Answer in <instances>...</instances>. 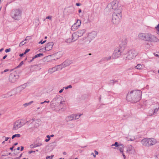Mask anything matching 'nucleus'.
<instances>
[{"instance_id": "30", "label": "nucleus", "mask_w": 159, "mask_h": 159, "mask_svg": "<svg viewBox=\"0 0 159 159\" xmlns=\"http://www.w3.org/2000/svg\"><path fill=\"white\" fill-rule=\"evenodd\" d=\"M21 136L20 135V134H17L13 135L12 136V139H13L15 137L19 138Z\"/></svg>"}, {"instance_id": "7", "label": "nucleus", "mask_w": 159, "mask_h": 159, "mask_svg": "<svg viewBox=\"0 0 159 159\" xmlns=\"http://www.w3.org/2000/svg\"><path fill=\"white\" fill-rule=\"evenodd\" d=\"M123 48H121L118 47L116 48L112 55V58L116 59L119 57L120 56L121 53L123 51Z\"/></svg>"}, {"instance_id": "15", "label": "nucleus", "mask_w": 159, "mask_h": 159, "mask_svg": "<svg viewBox=\"0 0 159 159\" xmlns=\"http://www.w3.org/2000/svg\"><path fill=\"white\" fill-rule=\"evenodd\" d=\"M72 62L73 61L72 60H66L62 63V65L63 66V67H65L69 66L70 64L72 63Z\"/></svg>"}, {"instance_id": "33", "label": "nucleus", "mask_w": 159, "mask_h": 159, "mask_svg": "<svg viewBox=\"0 0 159 159\" xmlns=\"http://www.w3.org/2000/svg\"><path fill=\"white\" fill-rule=\"evenodd\" d=\"M118 81L116 80H111L110 81V84H114V83L117 82Z\"/></svg>"}, {"instance_id": "24", "label": "nucleus", "mask_w": 159, "mask_h": 159, "mask_svg": "<svg viewBox=\"0 0 159 159\" xmlns=\"http://www.w3.org/2000/svg\"><path fill=\"white\" fill-rule=\"evenodd\" d=\"M111 57H112V56H109L108 57H103L102 58V60L103 61H108L109 60H110L111 59Z\"/></svg>"}, {"instance_id": "13", "label": "nucleus", "mask_w": 159, "mask_h": 159, "mask_svg": "<svg viewBox=\"0 0 159 159\" xmlns=\"http://www.w3.org/2000/svg\"><path fill=\"white\" fill-rule=\"evenodd\" d=\"M97 32L93 31L88 34V37L91 41L97 36Z\"/></svg>"}, {"instance_id": "44", "label": "nucleus", "mask_w": 159, "mask_h": 159, "mask_svg": "<svg viewBox=\"0 0 159 159\" xmlns=\"http://www.w3.org/2000/svg\"><path fill=\"white\" fill-rule=\"evenodd\" d=\"M52 16H47L46 18V19H48L51 20H52Z\"/></svg>"}, {"instance_id": "40", "label": "nucleus", "mask_w": 159, "mask_h": 159, "mask_svg": "<svg viewBox=\"0 0 159 159\" xmlns=\"http://www.w3.org/2000/svg\"><path fill=\"white\" fill-rule=\"evenodd\" d=\"M65 101H62V100H61V99H60V102H59V103L60 104H64L65 103Z\"/></svg>"}, {"instance_id": "12", "label": "nucleus", "mask_w": 159, "mask_h": 159, "mask_svg": "<svg viewBox=\"0 0 159 159\" xmlns=\"http://www.w3.org/2000/svg\"><path fill=\"white\" fill-rule=\"evenodd\" d=\"M18 78V76L16 75L15 73H11L10 75L9 79V81L12 83H14Z\"/></svg>"}, {"instance_id": "22", "label": "nucleus", "mask_w": 159, "mask_h": 159, "mask_svg": "<svg viewBox=\"0 0 159 159\" xmlns=\"http://www.w3.org/2000/svg\"><path fill=\"white\" fill-rule=\"evenodd\" d=\"M57 71L56 67H55L49 68L48 70V73L52 74L54 72Z\"/></svg>"}, {"instance_id": "53", "label": "nucleus", "mask_w": 159, "mask_h": 159, "mask_svg": "<svg viewBox=\"0 0 159 159\" xmlns=\"http://www.w3.org/2000/svg\"><path fill=\"white\" fill-rule=\"evenodd\" d=\"M76 5L77 6H80L81 5V4L79 3H76Z\"/></svg>"}, {"instance_id": "48", "label": "nucleus", "mask_w": 159, "mask_h": 159, "mask_svg": "<svg viewBox=\"0 0 159 159\" xmlns=\"http://www.w3.org/2000/svg\"><path fill=\"white\" fill-rule=\"evenodd\" d=\"M21 87H22V88H23V89H24L26 87V85H22L21 86Z\"/></svg>"}, {"instance_id": "61", "label": "nucleus", "mask_w": 159, "mask_h": 159, "mask_svg": "<svg viewBox=\"0 0 159 159\" xmlns=\"http://www.w3.org/2000/svg\"><path fill=\"white\" fill-rule=\"evenodd\" d=\"M24 53H21V54H20L19 56L20 57H22L24 55Z\"/></svg>"}, {"instance_id": "35", "label": "nucleus", "mask_w": 159, "mask_h": 159, "mask_svg": "<svg viewBox=\"0 0 159 159\" xmlns=\"http://www.w3.org/2000/svg\"><path fill=\"white\" fill-rule=\"evenodd\" d=\"M23 89V88H22L21 86L17 88L16 89L17 91H19L20 92Z\"/></svg>"}, {"instance_id": "60", "label": "nucleus", "mask_w": 159, "mask_h": 159, "mask_svg": "<svg viewBox=\"0 0 159 159\" xmlns=\"http://www.w3.org/2000/svg\"><path fill=\"white\" fill-rule=\"evenodd\" d=\"M9 138H8V137H6L5 138V141H7L8 140V139H9Z\"/></svg>"}, {"instance_id": "25", "label": "nucleus", "mask_w": 159, "mask_h": 159, "mask_svg": "<svg viewBox=\"0 0 159 159\" xmlns=\"http://www.w3.org/2000/svg\"><path fill=\"white\" fill-rule=\"evenodd\" d=\"M63 66L62 65V64L60 65H57V66H55L57 70H61L62 68H64Z\"/></svg>"}, {"instance_id": "14", "label": "nucleus", "mask_w": 159, "mask_h": 159, "mask_svg": "<svg viewBox=\"0 0 159 159\" xmlns=\"http://www.w3.org/2000/svg\"><path fill=\"white\" fill-rule=\"evenodd\" d=\"M135 152V149L134 147L131 145L128 146L127 148L126 152L129 153H134Z\"/></svg>"}, {"instance_id": "6", "label": "nucleus", "mask_w": 159, "mask_h": 159, "mask_svg": "<svg viewBox=\"0 0 159 159\" xmlns=\"http://www.w3.org/2000/svg\"><path fill=\"white\" fill-rule=\"evenodd\" d=\"M21 11L19 9H15L12 11L11 16L14 20H19L21 18Z\"/></svg>"}, {"instance_id": "54", "label": "nucleus", "mask_w": 159, "mask_h": 159, "mask_svg": "<svg viewBox=\"0 0 159 159\" xmlns=\"http://www.w3.org/2000/svg\"><path fill=\"white\" fill-rule=\"evenodd\" d=\"M135 139V138H133V139H132L131 138L129 139L128 140L129 141H132L134 140Z\"/></svg>"}, {"instance_id": "58", "label": "nucleus", "mask_w": 159, "mask_h": 159, "mask_svg": "<svg viewBox=\"0 0 159 159\" xmlns=\"http://www.w3.org/2000/svg\"><path fill=\"white\" fill-rule=\"evenodd\" d=\"M34 59H33V57L32 59L31 60H30L29 61H28V62L29 63L32 62V61H33Z\"/></svg>"}, {"instance_id": "9", "label": "nucleus", "mask_w": 159, "mask_h": 159, "mask_svg": "<svg viewBox=\"0 0 159 159\" xmlns=\"http://www.w3.org/2000/svg\"><path fill=\"white\" fill-rule=\"evenodd\" d=\"M61 99V97L60 95H56L51 102V105L53 106H56L59 103Z\"/></svg>"}, {"instance_id": "27", "label": "nucleus", "mask_w": 159, "mask_h": 159, "mask_svg": "<svg viewBox=\"0 0 159 159\" xmlns=\"http://www.w3.org/2000/svg\"><path fill=\"white\" fill-rule=\"evenodd\" d=\"M135 68L136 69L140 70L142 69L143 67L141 64H138L136 66H135Z\"/></svg>"}, {"instance_id": "11", "label": "nucleus", "mask_w": 159, "mask_h": 159, "mask_svg": "<svg viewBox=\"0 0 159 159\" xmlns=\"http://www.w3.org/2000/svg\"><path fill=\"white\" fill-rule=\"evenodd\" d=\"M81 23V21L80 20H77L76 22L75 23L71 26V30L73 31H75L80 26Z\"/></svg>"}, {"instance_id": "32", "label": "nucleus", "mask_w": 159, "mask_h": 159, "mask_svg": "<svg viewBox=\"0 0 159 159\" xmlns=\"http://www.w3.org/2000/svg\"><path fill=\"white\" fill-rule=\"evenodd\" d=\"M72 40H73L72 39L69 38L66 40V42L68 43H71L74 42V41H72Z\"/></svg>"}, {"instance_id": "41", "label": "nucleus", "mask_w": 159, "mask_h": 159, "mask_svg": "<svg viewBox=\"0 0 159 159\" xmlns=\"http://www.w3.org/2000/svg\"><path fill=\"white\" fill-rule=\"evenodd\" d=\"M11 50V49L10 48H8V49H6L5 50V52H10Z\"/></svg>"}, {"instance_id": "1", "label": "nucleus", "mask_w": 159, "mask_h": 159, "mask_svg": "<svg viewBox=\"0 0 159 159\" xmlns=\"http://www.w3.org/2000/svg\"><path fill=\"white\" fill-rule=\"evenodd\" d=\"M107 9H109L110 11L114 10L112 18V23L115 25L119 24L121 19V12L122 8L121 7L118 5V2L115 0L109 4L106 7Z\"/></svg>"}, {"instance_id": "10", "label": "nucleus", "mask_w": 159, "mask_h": 159, "mask_svg": "<svg viewBox=\"0 0 159 159\" xmlns=\"http://www.w3.org/2000/svg\"><path fill=\"white\" fill-rule=\"evenodd\" d=\"M53 45V43L52 42H50L47 43L44 48V49L43 48L40 49L39 51L40 52H44L45 51H49L52 48V46Z\"/></svg>"}, {"instance_id": "55", "label": "nucleus", "mask_w": 159, "mask_h": 159, "mask_svg": "<svg viewBox=\"0 0 159 159\" xmlns=\"http://www.w3.org/2000/svg\"><path fill=\"white\" fill-rule=\"evenodd\" d=\"M50 139H49V138H48V139H45V141H46V142H48Z\"/></svg>"}, {"instance_id": "38", "label": "nucleus", "mask_w": 159, "mask_h": 159, "mask_svg": "<svg viewBox=\"0 0 159 159\" xmlns=\"http://www.w3.org/2000/svg\"><path fill=\"white\" fill-rule=\"evenodd\" d=\"M53 157V155H51V156H48L46 157V159H52Z\"/></svg>"}, {"instance_id": "42", "label": "nucleus", "mask_w": 159, "mask_h": 159, "mask_svg": "<svg viewBox=\"0 0 159 159\" xmlns=\"http://www.w3.org/2000/svg\"><path fill=\"white\" fill-rule=\"evenodd\" d=\"M30 51V49H26V50L25 51V52H24V54H25L26 53Z\"/></svg>"}, {"instance_id": "21", "label": "nucleus", "mask_w": 159, "mask_h": 159, "mask_svg": "<svg viewBox=\"0 0 159 159\" xmlns=\"http://www.w3.org/2000/svg\"><path fill=\"white\" fill-rule=\"evenodd\" d=\"M124 148V146L123 144H120L119 146L117 147V149L120 151L121 153L123 152Z\"/></svg>"}, {"instance_id": "18", "label": "nucleus", "mask_w": 159, "mask_h": 159, "mask_svg": "<svg viewBox=\"0 0 159 159\" xmlns=\"http://www.w3.org/2000/svg\"><path fill=\"white\" fill-rule=\"evenodd\" d=\"M85 30L84 29H82L81 30H79L78 31L76 32L77 34L79 35V37H80L82 36L83 34L85 32Z\"/></svg>"}, {"instance_id": "64", "label": "nucleus", "mask_w": 159, "mask_h": 159, "mask_svg": "<svg viewBox=\"0 0 159 159\" xmlns=\"http://www.w3.org/2000/svg\"><path fill=\"white\" fill-rule=\"evenodd\" d=\"M12 159L11 158V157H8L7 158H6V159Z\"/></svg>"}, {"instance_id": "5", "label": "nucleus", "mask_w": 159, "mask_h": 159, "mask_svg": "<svg viewBox=\"0 0 159 159\" xmlns=\"http://www.w3.org/2000/svg\"><path fill=\"white\" fill-rule=\"evenodd\" d=\"M138 54L136 50L132 49L128 51L125 54L124 58L125 60L131 59L134 58Z\"/></svg>"}, {"instance_id": "43", "label": "nucleus", "mask_w": 159, "mask_h": 159, "mask_svg": "<svg viewBox=\"0 0 159 159\" xmlns=\"http://www.w3.org/2000/svg\"><path fill=\"white\" fill-rule=\"evenodd\" d=\"M11 153H3L2 155V156H7L8 155H10L11 154Z\"/></svg>"}, {"instance_id": "52", "label": "nucleus", "mask_w": 159, "mask_h": 159, "mask_svg": "<svg viewBox=\"0 0 159 159\" xmlns=\"http://www.w3.org/2000/svg\"><path fill=\"white\" fill-rule=\"evenodd\" d=\"M64 88H63V89H61V90L59 91V93H61L63 92V90H64Z\"/></svg>"}, {"instance_id": "3", "label": "nucleus", "mask_w": 159, "mask_h": 159, "mask_svg": "<svg viewBox=\"0 0 159 159\" xmlns=\"http://www.w3.org/2000/svg\"><path fill=\"white\" fill-rule=\"evenodd\" d=\"M138 37L141 40L149 42L155 43L159 41L157 37L150 33H140L138 34Z\"/></svg>"}, {"instance_id": "59", "label": "nucleus", "mask_w": 159, "mask_h": 159, "mask_svg": "<svg viewBox=\"0 0 159 159\" xmlns=\"http://www.w3.org/2000/svg\"><path fill=\"white\" fill-rule=\"evenodd\" d=\"M94 152H95V153L96 155H98V152L97 151H96V150H95L94 151Z\"/></svg>"}, {"instance_id": "46", "label": "nucleus", "mask_w": 159, "mask_h": 159, "mask_svg": "<svg viewBox=\"0 0 159 159\" xmlns=\"http://www.w3.org/2000/svg\"><path fill=\"white\" fill-rule=\"evenodd\" d=\"M46 41V40H44L43 41H41L40 42H39V43H41V44H43Z\"/></svg>"}, {"instance_id": "47", "label": "nucleus", "mask_w": 159, "mask_h": 159, "mask_svg": "<svg viewBox=\"0 0 159 159\" xmlns=\"http://www.w3.org/2000/svg\"><path fill=\"white\" fill-rule=\"evenodd\" d=\"M35 151H30L29 152V154H31L32 153H35Z\"/></svg>"}, {"instance_id": "2", "label": "nucleus", "mask_w": 159, "mask_h": 159, "mask_svg": "<svg viewBox=\"0 0 159 159\" xmlns=\"http://www.w3.org/2000/svg\"><path fill=\"white\" fill-rule=\"evenodd\" d=\"M142 92L139 90H134L129 92L126 96V100L131 102H136L141 98Z\"/></svg>"}, {"instance_id": "63", "label": "nucleus", "mask_w": 159, "mask_h": 159, "mask_svg": "<svg viewBox=\"0 0 159 159\" xmlns=\"http://www.w3.org/2000/svg\"><path fill=\"white\" fill-rule=\"evenodd\" d=\"M23 149H24V147H23V146H21V147L20 151H22Z\"/></svg>"}, {"instance_id": "19", "label": "nucleus", "mask_w": 159, "mask_h": 159, "mask_svg": "<svg viewBox=\"0 0 159 159\" xmlns=\"http://www.w3.org/2000/svg\"><path fill=\"white\" fill-rule=\"evenodd\" d=\"M42 145V143H41L39 142L35 144L34 145L33 144H31L30 146V148H36L37 147H39Z\"/></svg>"}, {"instance_id": "49", "label": "nucleus", "mask_w": 159, "mask_h": 159, "mask_svg": "<svg viewBox=\"0 0 159 159\" xmlns=\"http://www.w3.org/2000/svg\"><path fill=\"white\" fill-rule=\"evenodd\" d=\"M9 70L8 69H6L3 72H2V73H3L4 72H6L8 71Z\"/></svg>"}, {"instance_id": "37", "label": "nucleus", "mask_w": 159, "mask_h": 159, "mask_svg": "<svg viewBox=\"0 0 159 159\" xmlns=\"http://www.w3.org/2000/svg\"><path fill=\"white\" fill-rule=\"evenodd\" d=\"M72 88V86L71 85H70L69 86L66 87H64L63 88H64L65 89H67L69 88Z\"/></svg>"}, {"instance_id": "17", "label": "nucleus", "mask_w": 159, "mask_h": 159, "mask_svg": "<svg viewBox=\"0 0 159 159\" xmlns=\"http://www.w3.org/2000/svg\"><path fill=\"white\" fill-rule=\"evenodd\" d=\"M76 32L73 33L72 34V41L74 42L77 40L78 38L79 37V35L77 34Z\"/></svg>"}, {"instance_id": "8", "label": "nucleus", "mask_w": 159, "mask_h": 159, "mask_svg": "<svg viewBox=\"0 0 159 159\" xmlns=\"http://www.w3.org/2000/svg\"><path fill=\"white\" fill-rule=\"evenodd\" d=\"M25 123H26L22 122L20 120H16L13 124V126L12 129L13 130H16L25 125Z\"/></svg>"}, {"instance_id": "34", "label": "nucleus", "mask_w": 159, "mask_h": 159, "mask_svg": "<svg viewBox=\"0 0 159 159\" xmlns=\"http://www.w3.org/2000/svg\"><path fill=\"white\" fill-rule=\"evenodd\" d=\"M120 144H118L117 142H116L114 144L111 145L112 146H115L116 147H118Z\"/></svg>"}, {"instance_id": "28", "label": "nucleus", "mask_w": 159, "mask_h": 159, "mask_svg": "<svg viewBox=\"0 0 159 159\" xmlns=\"http://www.w3.org/2000/svg\"><path fill=\"white\" fill-rule=\"evenodd\" d=\"M157 104H158V107L157 108H155L154 110V112L153 113V115L157 113V112L159 110V103L157 102Z\"/></svg>"}, {"instance_id": "31", "label": "nucleus", "mask_w": 159, "mask_h": 159, "mask_svg": "<svg viewBox=\"0 0 159 159\" xmlns=\"http://www.w3.org/2000/svg\"><path fill=\"white\" fill-rule=\"evenodd\" d=\"M34 102L33 101H30V102H28V103H25L23 105L25 107H26L27 106L31 104L32 103H33Z\"/></svg>"}, {"instance_id": "51", "label": "nucleus", "mask_w": 159, "mask_h": 159, "mask_svg": "<svg viewBox=\"0 0 159 159\" xmlns=\"http://www.w3.org/2000/svg\"><path fill=\"white\" fill-rule=\"evenodd\" d=\"M145 45H146V46L147 47V48H149V44L148 43H147L146 44H145Z\"/></svg>"}, {"instance_id": "45", "label": "nucleus", "mask_w": 159, "mask_h": 159, "mask_svg": "<svg viewBox=\"0 0 159 159\" xmlns=\"http://www.w3.org/2000/svg\"><path fill=\"white\" fill-rule=\"evenodd\" d=\"M49 101H47L45 100V101H44L43 102H41L40 104H43L45 103H49Z\"/></svg>"}, {"instance_id": "39", "label": "nucleus", "mask_w": 159, "mask_h": 159, "mask_svg": "<svg viewBox=\"0 0 159 159\" xmlns=\"http://www.w3.org/2000/svg\"><path fill=\"white\" fill-rule=\"evenodd\" d=\"M23 61H21L20 63L18 65V66H17V67L19 68L23 64Z\"/></svg>"}, {"instance_id": "57", "label": "nucleus", "mask_w": 159, "mask_h": 159, "mask_svg": "<svg viewBox=\"0 0 159 159\" xmlns=\"http://www.w3.org/2000/svg\"><path fill=\"white\" fill-rule=\"evenodd\" d=\"M156 30H159V24L157 25V26L156 27Z\"/></svg>"}, {"instance_id": "4", "label": "nucleus", "mask_w": 159, "mask_h": 159, "mask_svg": "<svg viewBox=\"0 0 159 159\" xmlns=\"http://www.w3.org/2000/svg\"><path fill=\"white\" fill-rule=\"evenodd\" d=\"M157 141L153 138H145L142 139L141 142L145 147H149L157 143Z\"/></svg>"}, {"instance_id": "50", "label": "nucleus", "mask_w": 159, "mask_h": 159, "mask_svg": "<svg viewBox=\"0 0 159 159\" xmlns=\"http://www.w3.org/2000/svg\"><path fill=\"white\" fill-rule=\"evenodd\" d=\"M121 153H122V155H123V157L124 159H125L126 157H125V154H124V153H123V152H122Z\"/></svg>"}, {"instance_id": "16", "label": "nucleus", "mask_w": 159, "mask_h": 159, "mask_svg": "<svg viewBox=\"0 0 159 159\" xmlns=\"http://www.w3.org/2000/svg\"><path fill=\"white\" fill-rule=\"evenodd\" d=\"M127 43V40L126 39H124L123 40V41L121 42L120 43V45L118 47L120 48H124L123 51L124 50L126 46Z\"/></svg>"}, {"instance_id": "26", "label": "nucleus", "mask_w": 159, "mask_h": 159, "mask_svg": "<svg viewBox=\"0 0 159 159\" xmlns=\"http://www.w3.org/2000/svg\"><path fill=\"white\" fill-rule=\"evenodd\" d=\"M43 56V53H40L35 55L33 57V59H35L36 58L40 57L41 56Z\"/></svg>"}, {"instance_id": "20", "label": "nucleus", "mask_w": 159, "mask_h": 159, "mask_svg": "<svg viewBox=\"0 0 159 159\" xmlns=\"http://www.w3.org/2000/svg\"><path fill=\"white\" fill-rule=\"evenodd\" d=\"M91 40L88 37L85 38L83 41V44H89L91 42Z\"/></svg>"}, {"instance_id": "23", "label": "nucleus", "mask_w": 159, "mask_h": 159, "mask_svg": "<svg viewBox=\"0 0 159 159\" xmlns=\"http://www.w3.org/2000/svg\"><path fill=\"white\" fill-rule=\"evenodd\" d=\"M74 119V116L73 115L67 117L66 118V120L67 122L72 120Z\"/></svg>"}, {"instance_id": "62", "label": "nucleus", "mask_w": 159, "mask_h": 159, "mask_svg": "<svg viewBox=\"0 0 159 159\" xmlns=\"http://www.w3.org/2000/svg\"><path fill=\"white\" fill-rule=\"evenodd\" d=\"M2 98H5L6 97L5 96V94H3L2 95Z\"/></svg>"}, {"instance_id": "56", "label": "nucleus", "mask_w": 159, "mask_h": 159, "mask_svg": "<svg viewBox=\"0 0 159 159\" xmlns=\"http://www.w3.org/2000/svg\"><path fill=\"white\" fill-rule=\"evenodd\" d=\"M7 57V55H6L5 56H4L3 57L2 59L1 60L2 61L3 59H5Z\"/></svg>"}, {"instance_id": "36", "label": "nucleus", "mask_w": 159, "mask_h": 159, "mask_svg": "<svg viewBox=\"0 0 159 159\" xmlns=\"http://www.w3.org/2000/svg\"><path fill=\"white\" fill-rule=\"evenodd\" d=\"M24 42V41L21 42L19 44V46H20V47L22 46L26 43L25 42Z\"/></svg>"}, {"instance_id": "29", "label": "nucleus", "mask_w": 159, "mask_h": 159, "mask_svg": "<svg viewBox=\"0 0 159 159\" xmlns=\"http://www.w3.org/2000/svg\"><path fill=\"white\" fill-rule=\"evenodd\" d=\"M81 115V114L78 115L76 114L73 115L74 116V119H75V120L78 119L80 117Z\"/></svg>"}]
</instances>
